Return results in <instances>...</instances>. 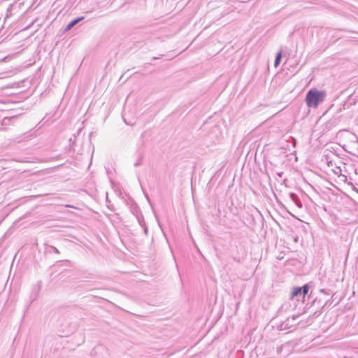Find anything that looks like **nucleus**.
Listing matches in <instances>:
<instances>
[{
  "mask_svg": "<svg viewBox=\"0 0 358 358\" xmlns=\"http://www.w3.org/2000/svg\"><path fill=\"white\" fill-rule=\"evenodd\" d=\"M326 97L324 91H320L316 88L310 89L306 96V103L308 108H317L319 104L324 101Z\"/></svg>",
  "mask_w": 358,
  "mask_h": 358,
  "instance_id": "f257e3e1",
  "label": "nucleus"
},
{
  "mask_svg": "<svg viewBox=\"0 0 358 358\" xmlns=\"http://www.w3.org/2000/svg\"><path fill=\"white\" fill-rule=\"evenodd\" d=\"M308 291V286L307 285H305L304 286L299 287H294L292 289V292L291 293V299H294L296 296H298L301 292H303V296H305Z\"/></svg>",
  "mask_w": 358,
  "mask_h": 358,
  "instance_id": "f03ea898",
  "label": "nucleus"
},
{
  "mask_svg": "<svg viewBox=\"0 0 358 358\" xmlns=\"http://www.w3.org/2000/svg\"><path fill=\"white\" fill-rule=\"evenodd\" d=\"M83 19H84V17H78V18L71 21L66 27L65 31H68L71 30L73 27H74L76 24H78L80 21L83 20Z\"/></svg>",
  "mask_w": 358,
  "mask_h": 358,
  "instance_id": "7ed1b4c3",
  "label": "nucleus"
},
{
  "mask_svg": "<svg viewBox=\"0 0 358 358\" xmlns=\"http://www.w3.org/2000/svg\"><path fill=\"white\" fill-rule=\"evenodd\" d=\"M281 59V52H279L275 58V66H278Z\"/></svg>",
  "mask_w": 358,
  "mask_h": 358,
  "instance_id": "20e7f679",
  "label": "nucleus"
}]
</instances>
